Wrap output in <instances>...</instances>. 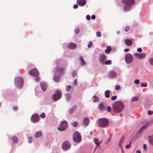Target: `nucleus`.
Here are the masks:
<instances>
[{
    "instance_id": "7",
    "label": "nucleus",
    "mask_w": 153,
    "mask_h": 153,
    "mask_svg": "<svg viewBox=\"0 0 153 153\" xmlns=\"http://www.w3.org/2000/svg\"><path fill=\"white\" fill-rule=\"evenodd\" d=\"M71 146V143L68 141H65L62 144V148L63 150L67 151L69 149Z\"/></svg>"
},
{
    "instance_id": "6",
    "label": "nucleus",
    "mask_w": 153,
    "mask_h": 153,
    "mask_svg": "<svg viewBox=\"0 0 153 153\" xmlns=\"http://www.w3.org/2000/svg\"><path fill=\"white\" fill-rule=\"evenodd\" d=\"M74 141L77 143H79L81 140V136L80 133L77 131H75L73 134Z\"/></svg>"
},
{
    "instance_id": "25",
    "label": "nucleus",
    "mask_w": 153,
    "mask_h": 153,
    "mask_svg": "<svg viewBox=\"0 0 153 153\" xmlns=\"http://www.w3.org/2000/svg\"><path fill=\"white\" fill-rule=\"evenodd\" d=\"M42 135V133L40 131L37 132L35 135V137L36 138H39Z\"/></svg>"
},
{
    "instance_id": "51",
    "label": "nucleus",
    "mask_w": 153,
    "mask_h": 153,
    "mask_svg": "<svg viewBox=\"0 0 153 153\" xmlns=\"http://www.w3.org/2000/svg\"><path fill=\"white\" fill-rule=\"evenodd\" d=\"M28 142L29 143H31L32 142V140L31 137H30L28 138Z\"/></svg>"
},
{
    "instance_id": "8",
    "label": "nucleus",
    "mask_w": 153,
    "mask_h": 153,
    "mask_svg": "<svg viewBox=\"0 0 153 153\" xmlns=\"http://www.w3.org/2000/svg\"><path fill=\"white\" fill-rule=\"evenodd\" d=\"M125 59L127 63H130L133 61V57L131 54L128 53L125 56Z\"/></svg>"
},
{
    "instance_id": "60",
    "label": "nucleus",
    "mask_w": 153,
    "mask_h": 153,
    "mask_svg": "<svg viewBox=\"0 0 153 153\" xmlns=\"http://www.w3.org/2000/svg\"><path fill=\"white\" fill-rule=\"evenodd\" d=\"M86 19L88 20H89L90 19V16L89 15H87L86 17Z\"/></svg>"
},
{
    "instance_id": "63",
    "label": "nucleus",
    "mask_w": 153,
    "mask_h": 153,
    "mask_svg": "<svg viewBox=\"0 0 153 153\" xmlns=\"http://www.w3.org/2000/svg\"><path fill=\"white\" fill-rule=\"evenodd\" d=\"M91 18L92 19H94L95 18V16L94 15H93L91 16Z\"/></svg>"
},
{
    "instance_id": "18",
    "label": "nucleus",
    "mask_w": 153,
    "mask_h": 153,
    "mask_svg": "<svg viewBox=\"0 0 153 153\" xmlns=\"http://www.w3.org/2000/svg\"><path fill=\"white\" fill-rule=\"evenodd\" d=\"M76 45L75 43H71L68 45V48L71 49H74L76 48Z\"/></svg>"
},
{
    "instance_id": "55",
    "label": "nucleus",
    "mask_w": 153,
    "mask_h": 153,
    "mask_svg": "<svg viewBox=\"0 0 153 153\" xmlns=\"http://www.w3.org/2000/svg\"><path fill=\"white\" fill-rule=\"evenodd\" d=\"M71 88V87L70 85H68L67 86L66 88V90L68 91H69Z\"/></svg>"
},
{
    "instance_id": "24",
    "label": "nucleus",
    "mask_w": 153,
    "mask_h": 153,
    "mask_svg": "<svg viewBox=\"0 0 153 153\" xmlns=\"http://www.w3.org/2000/svg\"><path fill=\"white\" fill-rule=\"evenodd\" d=\"M94 141L95 143L97 145V146H99L102 143L101 141H99V139L97 138H95L94 140Z\"/></svg>"
},
{
    "instance_id": "35",
    "label": "nucleus",
    "mask_w": 153,
    "mask_h": 153,
    "mask_svg": "<svg viewBox=\"0 0 153 153\" xmlns=\"http://www.w3.org/2000/svg\"><path fill=\"white\" fill-rule=\"evenodd\" d=\"M93 98H94L93 101L94 102H98L99 100V98L97 96H93Z\"/></svg>"
},
{
    "instance_id": "19",
    "label": "nucleus",
    "mask_w": 153,
    "mask_h": 153,
    "mask_svg": "<svg viewBox=\"0 0 153 153\" xmlns=\"http://www.w3.org/2000/svg\"><path fill=\"white\" fill-rule=\"evenodd\" d=\"M77 106L74 105L71 108L69 111V113L71 114L73 113L74 112L76 109Z\"/></svg>"
},
{
    "instance_id": "12",
    "label": "nucleus",
    "mask_w": 153,
    "mask_h": 153,
    "mask_svg": "<svg viewBox=\"0 0 153 153\" xmlns=\"http://www.w3.org/2000/svg\"><path fill=\"white\" fill-rule=\"evenodd\" d=\"M106 59V56L105 54H101L99 56V62L100 63L104 64Z\"/></svg>"
},
{
    "instance_id": "64",
    "label": "nucleus",
    "mask_w": 153,
    "mask_h": 153,
    "mask_svg": "<svg viewBox=\"0 0 153 153\" xmlns=\"http://www.w3.org/2000/svg\"><path fill=\"white\" fill-rule=\"evenodd\" d=\"M98 146H97V145H96V146L95 147V149H94V152H93V153H94L96 151Z\"/></svg>"
},
{
    "instance_id": "32",
    "label": "nucleus",
    "mask_w": 153,
    "mask_h": 153,
    "mask_svg": "<svg viewBox=\"0 0 153 153\" xmlns=\"http://www.w3.org/2000/svg\"><path fill=\"white\" fill-rule=\"evenodd\" d=\"M53 79L55 82H57L59 80V78L58 76L55 75L53 77Z\"/></svg>"
},
{
    "instance_id": "13",
    "label": "nucleus",
    "mask_w": 153,
    "mask_h": 153,
    "mask_svg": "<svg viewBox=\"0 0 153 153\" xmlns=\"http://www.w3.org/2000/svg\"><path fill=\"white\" fill-rule=\"evenodd\" d=\"M135 57L138 59H142L144 58L145 56V55L144 53L140 54L139 53H135L134 54Z\"/></svg>"
},
{
    "instance_id": "62",
    "label": "nucleus",
    "mask_w": 153,
    "mask_h": 153,
    "mask_svg": "<svg viewBox=\"0 0 153 153\" xmlns=\"http://www.w3.org/2000/svg\"><path fill=\"white\" fill-rule=\"evenodd\" d=\"M78 6L77 4H75L73 6V8L74 9H76L77 8Z\"/></svg>"
},
{
    "instance_id": "2",
    "label": "nucleus",
    "mask_w": 153,
    "mask_h": 153,
    "mask_svg": "<svg viewBox=\"0 0 153 153\" xmlns=\"http://www.w3.org/2000/svg\"><path fill=\"white\" fill-rule=\"evenodd\" d=\"M109 124V121L106 118H102L98 119V125L101 128H106Z\"/></svg>"
},
{
    "instance_id": "54",
    "label": "nucleus",
    "mask_w": 153,
    "mask_h": 153,
    "mask_svg": "<svg viewBox=\"0 0 153 153\" xmlns=\"http://www.w3.org/2000/svg\"><path fill=\"white\" fill-rule=\"evenodd\" d=\"M119 146L120 148V149H121V152H122V153H125L122 146Z\"/></svg>"
},
{
    "instance_id": "21",
    "label": "nucleus",
    "mask_w": 153,
    "mask_h": 153,
    "mask_svg": "<svg viewBox=\"0 0 153 153\" xmlns=\"http://www.w3.org/2000/svg\"><path fill=\"white\" fill-rule=\"evenodd\" d=\"M40 85L42 89L43 90V91H45V89L47 87V85L46 83L44 82L41 83Z\"/></svg>"
},
{
    "instance_id": "1",
    "label": "nucleus",
    "mask_w": 153,
    "mask_h": 153,
    "mask_svg": "<svg viewBox=\"0 0 153 153\" xmlns=\"http://www.w3.org/2000/svg\"><path fill=\"white\" fill-rule=\"evenodd\" d=\"M124 107V105L120 101H116L112 105V109L116 113H119L122 111Z\"/></svg>"
},
{
    "instance_id": "20",
    "label": "nucleus",
    "mask_w": 153,
    "mask_h": 153,
    "mask_svg": "<svg viewBox=\"0 0 153 153\" xmlns=\"http://www.w3.org/2000/svg\"><path fill=\"white\" fill-rule=\"evenodd\" d=\"M125 44L127 46H130L132 43V41L129 39H126L125 40Z\"/></svg>"
},
{
    "instance_id": "23",
    "label": "nucleus",
    "mask_w": 153,
    "mask_h": 153,
    "mask_svg": "<svg viewBox=\"0 0 153 153\" xmlns=\"http://www.w3.org/2000/svg\"><path fill=\"white\" fill-rule=\"evenodd\" d=\"M148 138L149 143L151 145L153 146V135L149 136Z\"/></svg>"
},
{
    "instance_id": "3",
    "label": "nucleus",
    "mask_w": 153,
    "mask_h": 153,
    "mask_svg": "<svg viewBox=\"0 0 153 153\" xmlns=\"http://www.w3.org/2000/svg\"><path fill=\"white\" fill-rule=\"evenodd\" d=\"M14 84L17 88H21L24 84V80L23 78L20 76L15 78L14 79Z\"/></svg>"
},
{
    "instance_id": "47",
    "label": "nucleus",
    "mask_w": 153,
    "mask_h": 153,
    "mask_svg": "<svg viewBox=\"0 0 153 153\" xmlns=\"http://www.w3.org/2000/svg\"><path fill=\"white\" fill-rule=\"evenodd\" d=\"M74 31L77 34L79 33V30L78 28H76L75 29Z\"/></svg>"
},
{
    "instance_id": "29",
    "label": "nucleus",
    "mask_w": 153,
    "mask_h": 153,
    "mask_svg": "<svg viewBox=\"0 0 153 153\" xmlns=\"http://www.w3.org/2000/svg\"><path fill=\"white\" fill-rule=\"evenodd\" d=\"M124 138H125L124 136H123L122 137V138H121V139H120V140L119 142V143H118L119 146H122V143L123 142L124 140Z\"/></svg>"
},
{
    "instance_id": "58",
    "label": "nucleus",
    "mask_w": 153,
    "mask_h": 153,
    "mask_svg": "<svg viewBox=\"0 0 153 153\" xmlns=\"http://www.w3.org/2000/svg\"><path fill=\"white\" fill-rule=\"evenodd\" d=\"M77 80L76 79H75L74 80V82L73 84L75 86H76L77 85Z\"/></svg>"
},
{
    "instance_id": "10",
    "label": "nucleus",
    "mask_w": 153,
    "mask_h": 153,
    "mask_svg": "<svg viewBox=\"0 0 153 153\" xmlns=\"http://www.w3.org/2000/svg\"><path fill=\"white\" fill-rule=\"evenodd\" d=\"M39 117L37 114H33L32 115L30 118L31 121L33 123L37 122L39 120Z\"/></svg>"
},
{
    "instance_id": "22",
    "label": "nucleus",
    "mask_w": 153,
    "mask_h": 153,
    "mask_svg": "<svg viewBox=\"0 0 153 153\" xmlns=\"http://www.w3.org/2000/svg\"><path fill=\"white\" fill-rule=\"evenodd\" d=\"M62 92L59 90H57L55 91L54 94L53 96H62Z\"/></svg>"
},
{
    "instance_id": "48",
    "label": "nucleus",
    "mask_w": 153,
    "mask_h": 153,
    "mask_svg": "<svg viewBox=\"0 0 153 153\" xmlns=\"http://www.w3.org/2000/svg\"><path fill=\"white\" fill-rule=\"evenodd\" d=\"M140 81L138 79H136L135 80L134 83L136 84H139Z\"/></svg>"
},
{
    "instance_id": "42",
    "label": "nucleus",
    "mask_w": 153,
    "mask_h": 153,
    "mask_svg": "<svg viewBox=\"0 0 153 153\" xmlns=\"http://www.w3.org/2000/svg\"><path fill=\"white\" fill-rule=\"evenodd\" d=\"M76 72L75 71H73L72 73V76L74 77H75L76 76Z\"/></svg>"
},
{
    "instance_id": "4",
    "label": "nucleus",
    "mask_w": 153,
    "mask_h": 153,
    "mask_svg": "<svg viewBox=\"0 0 153 153\" xmlns=\"http://www.w3.org/2000/svg\"><path fill=\"white\" fill-rule=\"evenodd\" d=\"M123 2L126 5L124 7V10L128 11L131 8V6L133 5L135 2L134 0H122Z\"/></svg>"
},
{
    "instance_id": "43",
    "label": "nucleus",
    "mask_w": 153,
    "mask_h": 153,
    "mask_svg": "<svg viewBox=\"0 0 153 153\" xmlns=\"http://www.w3.org/2000/svg\"><path fill=\"white\" fill-rule=\"evenodd\" d=\"M142 130L141 128H140L138 131V132L137 133V135L138 134H140V135L141 134V132L142 131Z\"/></svg>"
},
{
    "instance_id": "49",
    "label": "nucleus",
    "mask_w": 153,
    "mask_h": 153,
    "mask_svg": "<svg viewBox=\"0 0 153 153\" xmlns=\"http://www.w3.org/2000/svg\"><path fill=\"white\" fill-rule=\"evenodd\" d=\"M149 62L151 65H153V58H151L149 60Z\"/></svg>"
},
{
    "instance_id": "9",
    "label": "nucleus",
    "mask_w": 153,
    "mask_h": 153,
    "mask_svg": "<svg viewBox=\"0 0 153 153\" xmlns=\"http://www.w3.org/2000/svg\"><path fill=\"white\" fill-rule=\"evenodd\" d=\"M29 74L31 76L34 77H37L39 75V72L36 68H33L29 71Z\"/></svg>"
},
{
    "instance_id": "27",
    "label": "nucleus",
    "mask_w": 153,
    "mask_h": 153,
    "mask_svg": "<svg viewBox=\"0 0 153 153\" xmlns=\"http://www.w3.org/2000/svg\"><path fill=\"white\" fill-rule=\"evenodd\" d=\"M61 96H52L51 99L54 101H57L59 100Z\"/></svg>"
},
{
    "instance_id": "30",
    "label": "nucleus",
    "mask_w": 153,
    "mask_h": 153,
    "mask_svg": "<svg viewBox=\"0 0 153 153\" xmlns=\"http://www.w3.org/2000/svg\"><path fill=\"white\" fill-rule=\"evenodd\" d=\"M138 96H134L131 99V100L132 102L137 101L138 100Z\"/></svg>"
},
{
    "instance_id": "14",
    "label": "nucleus",
    "mask_w": 153,
    "mask_h": 153,
    "mask_svg": "<svg viewBox=\"0 0 153 153\" xmlns=\"http://www.w3.org/2000/svg\"><path fill=\"white\" fill-rule=\"evenodd\" d=\"M77 3L79 6H83L85 4L86 1L85 0H77Z\"/></svg>"
},
{
    "instance_id": "52",
    "label": "nucleus",
    "mask_w": 153,
    "mask_h": 153,
    "mask_svg": "<svg viewBox=\"0 0 153 153\" xmlns=\"http://www.w3.org/2000/svg\"><path fill=\"white\" fill-rule=\"evenodd\" d=\"M147 113L149 115H151L153 114V111L148 110L147 111Z\"/></svg>"
},
{
    "instance_id": "36",
    "label": "nucleus",
    "mask_w": 153,
    "mask_h": 153,
    "mask_svg": "<svg viewBox=\"0 0 153 153\" xmlns=\"http://www.w3.org/2000/svg\"><path fill=\"white\" fill-rule=\"evenodd\" d=\"M104 63L106 65H111L112 63V62L110 60H109L107 61H105Z\"/></svg>"
},
{
    "instance_id": "34",
    "label": "nucleus",
    "mask_w": 153,
    "mask_h": 153,
    "mask_svg": "<svg viewBox=\"0 0 153 153\" xmlns=\"http://www.w3.org/2000/svg\"><path fill=\"white\" fill-rule=\"evenodd\" d=\"M72 125L74 127H77L78 125V123L76 121H74L72 124Z\"/></svg>"
},
{
    "instance_id": "39",
    "label": "nucleus",
    "mask_w": 153,
    "mask_h": 153,
    "mask_svg": "<svg viewBox=\"0 0 153 153\" xmlns=\"http://www.w3.org/2000/svg\"><path fill=\"white\" fill-rule=\"evenodd\" d=\"M147 86V83H140V86L142 87H146Z\"/></svg>"
},
{
    "instance_id": "33",
    "label": "nucleus",
    "mask_w": 153,
    "mask_h": 153,
    "mask_svg": "<svg viewBox=\"0 0 153 153\" xmlns=\"http://www.w3.org/2000/svg\"><path fill=\"white\" fill-rule=\"evenodd\" d=\"M148 123H146V125H143L140 128H141L142 129V131H143L145 129V128H147L148 127Z\"/></svg>"
},
{
    "instance_id": "57",
    "label": "nucleus",
    "mask_w": 153,
    "mask_h": 153,
    "mask_svg": "<svg viewBox=\"0 0 153 153\" xmlns=\"http://www.w3.org/2000/svg\"><path fill=\"white\" fill-rule=\"evenodd\" d=\"M117 98V96H112L111 97V100H115Z\"/></svg>"
},
{
    "instance_id": "59",
    "label": "nucleus",
    "mask_w": 153,
    "mask_h": 153,
    "mask_svg": "<svg viewBox=\"0 0 153 153\" xmlns=\"http://www.w3.org/2000/svg\"><path fill=\"white\" fill-rule=\"evenodd\" d=\"M143 148L144 150H146L147 149L146 145V144H144L143 146Z\"/></svg>"
},
{
    "instance_id": "17",
    "label": "nucleus",
    "mask_w": 153,
    "mask_h": 153,
    "mask_svg": "<svg viewBox=\"0 0 153 153\" xmlns=\"http://www.w3.org/2000/svg\"><path fill=\"white\" fill-rule=\"evenodd\" d=\"M98 109L101 111H105V108L104 107L102 103H101L99 104L98 107Z\"/></svg>"
},
{
    "instance_id": "61",
    "label": "nucleus",
    "mask_w": 153,
    "mask_h": 153,
    "mask_svg": "<svg viewBox=\"0 0 153 153\" xmlns=\"http://www.w3.org/2000/svg\"><path fill=\"white\" fill-rule=\"evenodd\" d=\"M137 51L138 52H140L142 51V49L140 48H138L137 49Z\"/></svg>"
},
{
    "instance_id": "16",
    "label": "nucleus",
    "mask_w": 153,
    "mask_h": 153,
    "mask_svg": "<svg viewBox=\"0 0 153 153\" xmlns=\"http://www.w3.org/2000/svg\"><path fill=\"white\" fill-rule=\"evenodd\" d=\"M89 122V119L86 117L83 119L82 123L85 126H87L88 125Z\"/></svg>"
},
{
    "instance_id": "40",
    "label": "nucleus",
    "mask_w": 153,
    "mask_h": 153,
    "mask_svg": "<svg viewBox=\"0 0 153 153\" xmlns=\"http://www.w3.org/2000/svg\"><path fill=\"white\" fill-rule=\"evenodd\" d=\"M131 141H130L129 144L127 145L126 146V149H129L131 147Z\"/></svg>"
},
{
    "instance_id": "28",
    "label": "nucleus",
    "mask_w": 153,
    "mask_h": 153,
    "mask_svg": "<svg viewBox=\"0 0 153 153\" xmlns=\"http://www.w3.org/2000/svg\"><path fill=\"white\" fill-rule=\"evenodd\" d=\"M79 59L81 62V64L82 65H84L85 64L86 62L83 59V57L82 56H80L79 57Z\"/></svg>"
},
{
    "instance_id": "15",
    "label": "nucleus",
    "mask_w": 153,
    "mask_h": 153,
    "mask_svg": "<svg viewBox=\"0 0 153 153\" xmlns=\"http://www.w3.org/2000/svg\"><path fill=\"white\" fill-rule=\"evenodd\" d=\"M116 73L114 71H110L108 74V76L109 78H113L116 77Z\"/></svg>"
},
{
    "instance_id": "41",
    "label": "nucleus",
    "mask_w": 153,
    "mask_h": 153,
    "mask_svg": "<svg viewBox=\"0 0 153 153\" xmlns=\"http://www.w3.org/2000/svg\"><path fill=\"white\" fill-rule=\"evenodd\" d=\"M46 116V114L45 113H43L40 115V117L42 118H44Z\"/></svg>"
},
{
    "instance_id": "45",
    "label": "nucleus",
    "mask_w": 153,
    "mask_h": 153,
    "mask_svg": "<svg viewBox=\"0 0 153 153\" xmlns=\"http://www.w3.org/2000/svg\"><path fill=\"white\" fill-rule=\"evenodd\" d=\"M92 45V43L90 41L88 45V47L90 48H91Z\"/></svg>"
},
{
    "instance_id": "5",
    "label": "nucleus",
    "mask_w": 153,
    "mask_h": 153,
    "mask_svg": "<svg viewBox=\"0 0 153 153\" xmlns=\"http://www.w3.org/2000/svg\"><path fill=\"white\" fill-rule=\"evenodd\" d=\"M68 127V123L65 120L62 121L60 123L58 128V130L60 131H64Z\"/></svg>"
},
{
    "instance_id": "53",
    "label": "nucleus",
    "mask_w": 153,
    "mask_h": 153,
    "mask_svg": "<svg viewBox=\"0 0 153 153\" xmlns=\"http://www.w3.org/2000/svg\"><path fill=\"white\" fill-rule=\"evenodd\" d=\"M13 110L15 111H17L18 109V108L17 106H15L13 107Z\"/></svg>"
},
{
    "instance_id": "38",
    "label": "nucleus",
    "mask_w": 153,
    "mask_h": 153,
    "mask_svg": "<svg viewBox=\"0 0 153 153\" xmlns=\"http://www.w3.org/2000/svg\"><path fill=\"white\" fill-rule=\"evenodd\" d=\"M110 91L109 90L106 91L105 92V96H109Z\"/></svg>"
},
{
    "instance_id": "26",
    "label": "nucleus",
    "mask_w": 153,
    "mask_h": 153,
    "mask_svg": "<svg viewBox=\"0 0 153 153\" xmlns=\"http://www.w3.org/2000/svg\"><path fill=\"white\" fill-rule=\"evenodd\" d=\"M106 48H107L105 50V52L107 54H108L109 53L110 51L111 50V48L109 46H107Z\"/></svg>"
},
{
    "instance_id": "56",
    "label": "nucleus",
    "mask_w": 153,
    "mask_h": 153,
    "mask_svg": "<svg viewBox=\"0 0 153 153\" xmlns=\"http://www.w3.org/2000/svg\"><path fill=\"white\" fill-rule=\"evenodd\" d=\"M120 88V87L119 85H117L115 87V89L116 90H118Z\"/></svg>"
},
{
    "instance_id": "37",
    "label": "nucleus",
    "mask_w": 153,
    "mask_h": 153,
    "mask_svg": "<svg viewBox=\"0 0 153 153\" xmlns=\"http://www.w3.org/2000/svg\"><path fill=\"white\" fill-rule=\"evenodd\" d=\"M66 99L68 101H72V96H67Z\"/></svg>"
},
{
    "instance_id": "31",
    "label": "nucleus",
    "mask_w": 153,
    "mask_h": 153,
    "mask_svg": "<svg viewBox=\"0 0 153 153\" xmlns=\"http://www.w3.org/2000/svg\"><path fill=\"white\" fill-rule=\"evenodd\" d=\"M12 140L13 142L16 143L18 141V139L17 137L14 136L12 138Z\"/></svg>"
},
{
    "instance_id": "50",
    "label": "nucleus",
    "mask_w": 153,
    "mask_h": 153,
    "mask_svg": "<svg viewBox=\"0 0 153 153\" xmlns=\"http://www.w3.org/2000/svg\"><path fill=\"white\" fill-rule=\"evenodd\" d=\"M130 29V27L128 26H127L126 27L125 29V31L127 32Z\"/></svg>"
},
{
    "instance_id": "46",
    "label": "nucleus",
    "mask_w": 153,
    "mask_h": 153,
    "mask_svg": "<svg viewBox=\"0 0 153 153\" xmlns=\"http://www.w3.org/2000/svg\"><path fill=\"white\" fill-rule=\"evenodd\" d=\"M111 107L108 106L107 108V111L108 112H110L111 111Z\"/></svg>"
},
{
    "instance_id": "44",
    "label": "nucleus",
    "mask_w": 153,
    "mask_h": 153,
    "mask_svg": "<svg viewBox=\"0 0 153 153\" xmlns=\"http://www.w3.org/2000/svg\"><path fill=\"white\" fill-rule=\"evenodd\" d=\"M96 36L98 37H100L101 36V33L99 31H97L96 33Z\"/></svg>"
},
{
    "instance_id": "11",
    "label": "nucleus",
    "mask_w": 153,
    "mask_h": 153,
    "mask_svg": "<svg viewBox=\"0 0 153 153\" xmlns=\"http://www.w3.org/2000/svg\"><path fill=\"white\" fill-rule=\"evenodd\" d=\"M65 69L62 67H57L56 68L54 69V72L57 74H63Z\"/></svg>"
}]
</instances>
